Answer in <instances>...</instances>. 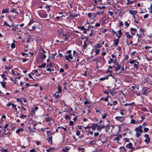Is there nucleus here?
Here are the masks:
<instances>
[{"label":"nucleus","mask_w":152,"mask_h":152,"mask_svg":"<svg viewBox=\"0 0 152 152\" xmlns=\"http://www.w3.org/2000/svg\"><path fill=\"white\" fill-rule=\"evenodd\" d=\"M11 47L12 48H14L15 47V45L14 43H12L11 45Z\"/></svg>","instance_id":"nucleus-40"},{"label":"nucleus","mask_w":152,"mask_h":152,"mask_svg":"<svg viewBox=\"0 0 152 152\" xmlns=\"http://www.w3.org/2000/svg\"><path fill=\"white\" fill-rule=\"evenodd\" d=\"M1 152H8L7 149H4L3 150L1 151Z\"/></svg>","instance_id":"nucleus-57"},{"label":"nucleus","mask_w":152,"mask_h":152,"mask_svg":"<svg viewBox=\"0 0 152 152\" xmlns=\"http://www.w3.org/2000/svg\"><path fill=\"white\" fill-rule=\"evenodd\" d=\"M95 26L97 27H99L100 26V24L99 23H97L96 24Z\"/></svg>","instance_id":"nucleus-55"},{"label":"nucleus","mask_w":152,"mask_h":152,"mask_svg":"<svg viewBox=\"0 0 152 152\" xmlns=\"http://www.w3.org/2000/svg\"><path fill=\"white\" fill-rule=\"evenodd\" d=\"M33 21L32 20H31L30 21L29 23H28V25H31V24L33 23Z\"/></svg>","instance_id":"nucleus-54"},{"label":"nucleus","mask_w":152,"mask_h":152,"mask_svg":"<svg viewBox=\"0 0 152 152\" xmlns=\"http://www.w3.org/2000/svg\"><path fill=\"white\" fill-rule=\"evenodd\" d=\"M141 135V134L140 132H139L136 131L135 136L137 137H139Z\"/></svg>","instance_id":"nucleus-20"},{"label":"nucleus","mask_w":152,"mask_h":152,"mask_svg":"<svg viewBox=\"0 0 152 152\" xmlns=\"http://www.w3.org/2000/svg\"><path fill=\"white\" fill-rule=\"evenodd\" d=\"M132 143L130 142L126 145V147L127 148L130 149L132 148Z\"/></svg>","instance_id":"nucleus-18"},{"label":"nucleus","mask_w":152,"mask_h":152,"mask_svg":"<svg viewBox=\"0 0 152 152\" xmlns=\"http://www.w3.org/2000/svg\"><path fill=\"white\" fill-rule=\"evenodd\" d=\"M115 119L117 121L122 122L124 120V118L123 117L116 116L115 117Z\"/></svg>","instance_id":"nucleus-10"},{"label":"nucleus","mask_w":152,"mask_h":152,"mask_svg":"<svg viewBox=\"0 0 152 152\" xmlns=\"http://www.w3.org/2000/svg\"><path fill=\"white\" fill-rule=\"evenodd\" d=\"M106 127L107 126L104 125V124H102L100 125H99L97 124H94L91 128L93 130H94L97 127V130L99 132H100L102 129Z\"/></svg>","instance_id":"nucleus-1"},{"label":"nucleus","mask_w":152,"mask_h":152,"mask_svg":"<svg viewBox=\"0 0 152 152\" xmlns=\"http://www.w3.org/2000/svg\"><path fill=\"white\" fill-rule=\"evenodd\" d=\"M120 149L121 151H124V150H125V148L124 147H121Z\"/></svg>","instance_id":"nucleus-59"},{"label":"nucleus","mask_w":152,"mask_h":152,"mask_svg":"<svg viewBox=\"0 0 152 152\" xmlns=\"http://www.w3.org/2000/svg\"><path fill=\"white\" fill-rule=\"evenodd\" d=\"M11 12L13 13L15 12L17 14H19V13L17 11H16V9L15 8H13V9H12L11 10Z\"/></svg>","instance_id":"nucleus-22"},{"label":"nucleus","mask_w":152,"mask_h":152,"mask_svg":"<svg viewBox=\"0 0 152 152\" xmlns=\"http://www.w3.org/2000/svg\"><path fill=\"white\" fill-rule=\"evenodd\" d=\"M62 35L64 36H67L69 37V35H68L67 34H62Z\"/></svg>","instance_id":"nucleus-58"},{"label":"nucleus","mask_w":152,"mask_h":152,"mask_svg":"<svg viewBox=\"0 0 152 152\" xmlns=\"http://www.w3.org/2000/svg\"><path fill=\"white\" fill-rule=\"evenodd\" d=\"M104 11H102L99 12H98L97 13L96 15H99L101 14H103L104 13Z\"/></svg>","instance_id":"nucleus-30"},{"label":"nucleus","mask_w":152,"mask_h":152,"mask_svg":"<svg viewBox=\"0 0 152 152\" xmlns=\"http://www.w3.org/2000/svg\"><path fill=\"white\" fill-rule=\"evenodd\" d=\"M96 15L94 13H88V16L89 18H91L92 16H94V17H95Z\"/></svg>","instance_id":"nucleus-12"},{"label":"nucleus","mask_w":152,"mask_h":152,"mask_svg":"<svg viewBox=\"0 0 152 152\" xmlns=\"http://www.w3.org/2000/svg\"><path fill=\"white\" fill-rule=\"evenodd\" d=\"M93 35L94 34H93V30H92L91 31V33L89 34V36L91 37H92L93 36Z\"/></svg>","instance_id":"nucleus-41"},{"label":"nucleus","mask_w":152,"mask_h":152,"mask_svg":"<svg viewBox=\"0 0 152 152\" xmlns=\"http://www.w3.org/2000/svg\"><path fill=\"white\" fill-rule=\"evenodd\" d=\"M60 18V17H57L55 18V19L56 21H57L59 20V19Z\"/></svg>","instance_id":"nucleus-49"},{"label":"nucleus","mask_w":152,"mask_h":152,"mask_svg":"<svg viewBox=\"0 0 152 152\" xmlns=\"http://www.w3.org/2000/svg\"><path fill=\"white\" fill-rule=\"evenodd\" d=\"M46 70L47 71H50V72H51V71L52 70V71H53L54 70L53 69H50V68H47L46 69Z\"/></svg>","instance_id":"nucleus-51"},{"label":"nucleus","mask_w":152,"mask_h":152,"mask_svg":"<svg viewBox=\"0 0 152 152\" xmlns=\"http://www.w3.org/2000/svg\"><path fill=\"white\" fill-rule=\"evenodd\" d=\"M64 67L66 69H67L68 68V66L67 64H65L64 65Z\"/></svg>","instance_id":"nucleus-63"},{"label":"nucleus","mask_w":152,"mask_h":152,"mask_svg":"<svg viewBox=\"0 0 152 152\" xmlns=\"http://www.w3.org/2000/svg\"><path fill=\"white\" fill-rule=\"evenodd\" d=\"M108 78V76H106L104 77H102L101 78H100L99 80H104L105 79H107Z\"/></svg>","instance_id":"nucleus-21"},{"label":"nucleus","mask_w":152,"mask_h":152,"mask_svg":"<svg viewBox=\"0 0 152 152\" xmlns=\"http://www.w3.org/2000/svg\"><path fill=\"white\" fill-rule=\"evenodd\" d=\"M76 134L77 136H79L80 134V131L78 130H77L76 132Z\"/></svg>","instance_id":"nucleus-47"},{"label":"nucleus","mask_w":152,"mask_h":152,"mask_svg":"<svg viewBox=\"0 0 152 152\" xmlns=\"http://www.w3.org/2000/svg\"><path fill=\"white\" fill-rule=\"evenodd\" d=\"M45 120L46 122H48L50 121V118L49 117H48L45 118Z\"/></svg>","instance_id":"nucleus-35"},{"label":"nucleus","mask_w":152,"mask_h":152,"mask_svg":"<svg viewBox=\"0 0 152 152\" xmlns=\"http://www.w3.org/2000/svg\"><path fill=\"white\" fill-rule=\"evenodd\" d=\"M87 45L86 44V43L84 41L83 42V45H82L83 47V48H86Z\"/></svg>","instance_id":"nucleus-29"},{"label":"nucleus","mask_w":152,"mask_h":152,"mask_svg":"<svg viewBox=\"0 0 152 152\" xmlns=\"http://www.w3.org/2000/svg\"><path fill=\"white\" fill-rule=\"evenodd\" d=\"M107 115V114L106 113H104V115H103L102 116V118H103V119L105 118H106Z\"/></svg>","instance_id":"nucleus-52"},{"label":"nucleus","mask_w":152,"mask_h":152,"mask_svg":"<svg viewBox=\"0 0 152 152\" xmlns=\"http://www.w3.org/2000/svg\"><path fill=\"white\" fill-rule=\"evenodd\" d=\"M12 107L15 109L16 108V105H15L14 104H12Z\"/></svg>","instance_id":"nucleus-61"},{"label":"nucleus","mask_w":152,"mask_h":152,"mask_svg":"<svg viewBox=\"0 0 152 152\" xmlns=\"http://www.w3.org/2000/svg\"><path fill=\"white\" fill-rule=\"evenodd\" d=\"M101 46L102 44H101V43L97 44L96 45H95L94 46L95 50H96V49L98 48H100L101 47Z\"/></svg>","instance_id":"nucleus-15"},{"label":"nucleus","mask_w":152,"mask_h":152,"mask_svg":"<svg viewBox=\"0 0 152 152\" xmlns=\"http://www.w3.org/2000/svg\"><path fill=\"white\" fill-rule=\"evenodd\" d=\"M110 31L113 34H115L116 35H117V33L116 32L114 31L113 29H111L110 30Z\"/></svg>","instance_id":"nucleus-33"},{"label":"nucleus","mask_w":152,"mask_h":152,"mask_svg":"<svg viewBox=\"0 0 152 152\" xmlns=\"http://www.w3.org/2000/svg\"><path fill=\"white\" fill-rule=\"evenodd\" d=\"M1 83L2 86H5V82H1Z\"/></svg>","instance_id":"nucleus-60"},{"label":"nucleus","mask_w":152,"mask_h":152,"mask_svg":"<svg viewBox=\"0 0 152 152\" xmlns=\"http://www.w3.org/2000/svg\"><path fill=\"white\" fill-rule=\"evenodd\" d=\"M30 152H35V150L34 149H32L30 150Z\"/></svg>","instance_id":"nucleus-64"},{"label":"nucleus","mask_w":152,"mask_h":152,"mask_svg":"<svg viewBox=\"0 0 152 152\" xmlns=\"http://www.w3.org/2000/svg\"><path fill=\"white\" fill-rule=\"evenodd\" d=\"M36 26L35 25L34 26L29 25L28 26V28L29 31H31L34 30L36 28Z\"/></svg>","instance_id":"nucleus-7"},{"label":"nucleus","mask_w":152,"mask_h":152,"mask_svg":"<svg viewBox=\"0 0 152 152\" xmlns=\"http://www.w3.org/2000/svg\"><path fill=\"white\" fill-rule=\"evenodd\" d=\"M84 103L85 104H90V102L88 101V100H86L84 102Z\"/></svg>","instance_id":"nucleus-36"},{"label":"nucleus","mask_w":152,"mask_h":152,"mask_svg":"<svg viewBox=\"0 0 152 152\" xmlns=\"http://www.w3.org/2000/svg\"><path fill=\"white\" fill-rule=\"evenodd\" d=\"M99 133L98 132H96V133H95L94 134V137H96L98 135H99Z\"/></svg>","instance_id":"nucleus-50"},{"label":"nucleus","mask_w":152,"mask_h":152,"mask_svg":"<svg viewBox=\"0 0 152 152\" xmlns=\"http://www.w3.org/2000/svg\"><path fill=\"white\" fill-rule=\"evenodd\" d=\"M144 136L145 137V138H146L147 139H148V141H149L150 142V137H149V135L148 134H145L144 135Z\"/></svg>","instance_id":"nucleus-25"},{"label":"nucleus","mask_w":152,"mask_h":152,"mask_svg":"<svg viewBox=\"0 0 152 152\" xmlns=\"http://www.w3.org/2000/svg\"><path fill=\"white\" fill-rule=\"evenodd\" d=\"M79 28L81 29L82 30H84L85 29V27L84 26H83L82 27H79Z\"/></svg>","instance_id":"nucleus-43"},{"label":"nucleus","mask_w":152,"mask_h":152,"mask_svg":"<svg viewBox=\"0 0 152 152\" xmlns=\"http://www.w3.org/2000/svg\"><path fill=\"white\" fill-rule=\"evenodd\" d=\"M149 15L148 14H146L144 16V18L145 19Z\"/></svg>","instance_id":"nucleus-62"},{"label":"nucleus","mask_w":152,"mask_h":152,"mask_svg":"<svg viewBox=\"0 0 152 152\" xmlns=\"http://www.w3.org/2000/svg\"><path fill=\"white\" fill-rule=\"evenodd\" d=\"M43 51V56L42 57V59H44L46 58V56L45 54L46 53V52L43 49H42Z\"/></svg>","instance_id":"nucleus-16"},{"label":"nucleus","mask_w":152,"mask_h":152,"mask_svg":"<svg viewBox=\"0 0 152 152\" xmlns=\"http://www.w3.org/2000/svg\"><path fill=\"white\" fill-rule=\"evenodd\" d=\"M140 30L142 33H144L145 31V30L144 29V28H140Z\"/></svg>","instance_id":"nucleus-44"},{"label":"nucleus","mask_w":152,"mask_h":152,"mask_svg":"<svg viewBox=\"0 0 152 152\" xmlns=\"http://www.w3.org/2000/svg\"><path fill=\"white\" fill-rule=\"evenodd\" d=\"M58 93V92H56L53 95V96L57 99H59L60 98V96L59 95Z\"/></svg>","instance_id":"nucleus-13"},{"label":"nucleus","mask_w":152,"mask_h":152,"mask_svg":"<svg viewBox=\"0 0 152 152\" xmlns=\"http://www.w3.org/2000/svg\"><path fill=\"white\" fill-rule=\"evenodd\" d=\"M69 150V147H65L64 148L62 149V151L64 152H67Z\"/></svg>","instance_id":"nucleus-19"},{"label":"nucleus","mask_w":152,"mask_h":152,"mask_svg":"<svg viewBox=\"0 0 152 152\" xmlns=\"http://www.w3.org/2000/svg\"><path fill=\"white\" fill-rule=\"evenodd\" d=\"M137 65L136 64H134V68H135L136 69H137L138 68V67L137 66Z\"/></svg>","instance_id":"nucleus-56"},{"label":"nucleus","mask_w":152,"mask_h":152,"mask_svg":"<svg viewBox=\"0 0 152 152\" xmlns=\"http://www.w3.org/2000/svg\"><path fill=\"white\" fill-rule=\"evenodd\" d=\"M5 75L4 74H2L1 75V76L2 78H4V80H5L7 78L5 77L4 76Z\"/></svg>","instance_id":"nucleus-45"},{"label":"nucleus","mask_w":152,"mask_h":152,"mask_svg":"<svg viewBox=\"0 0 152 152\" xmlns=\"http://www.w3.org/2000/svg\"><path fill=\"white\" fill-rule=\"evenodd\" d=\"M118 39H116L113 41V44L114 46L117 45L118 44Z\"/></svg>","instance_id":"nucleus-17"},{"label":"nucleus","mask_w":152,"mask_h":152,"mask_svg":"<svg viewBox=\"0 0 152 152\" xmlns=\"http://www.w3.org/2000/svg\"><path fill=\"white\" fill-rule=\"evenodd\" d=\"M69 125L71 126H72L74 124V122L72 121H70L69 123Z\"/></svg>","instance_id":"nucleus-48"},{"label":"nucleus","mask_w":152,"mask_h":152,"mask_svg":"<svg viewBox=\"0 0 152 152\" xmlns=\"http://www.w3.org/2000/svg\"><path fill=\"white\" fill-rule=\"evenodd\" d=\"M12 104L11 103V102H9L8 104L6 105V106L7 107H9L12 105Z\"/></svg>","instance_id":"nucleus-42"},{"label":"nucleus","mask_w":152,"mask_h":152,"mask_svg":"<svg viewBox=\"0 0 152 152\" xmlns=\"http://www.w3.org/2000/svg\"><path fill=\"white\" fill-rule=\"evenodd\" d=\"M118 104V102L117 101L115 100L113 102V105H115Z\"/></svg>","instance_id":"nucleus-38"},{"label":"nucleus","mask_w":152,"mask_h":152,"mask_svg":"<svg viewBox=\"0 0 152 152\" xmlns=\"http://www.w3.org/2000/svg\"><path fill=\"white\" fill-rule=\"evenodd\" d=\"M141 88L142 89L141 92L143 95L146 96L150 92L149 88H147L144 86H142Z\"/></svg>","instance_id":"nucleus-2"},{"label":"nucleus","mask_w":152,"mask_h":152,"mask_svg":"<svg viewBox=\"0 0 152 152\" xmlns=\"http://www.w3.org/2000/svg\"><path fill=\"white\" fill-rule=\"evenodd\" d=\"M65 56L67 60L69 61H71V60H69V58L70 59H72L73 58V57L72 56V54H69L67 55H65Z\"/></svg>","instance_id":"nucleus-8"},{"label":"nucleus","mask_w":152,"mask_h":152,"mask_svg":"<svg viewBox=\"0 0 152 152\" xmlns=\"http://www.w3.org/2000/svg\"><path fill=\"white\" fill-rule=\"evenodd\" d=\"M125 34L127 39H132V36L130 35L129 32H126Z\"/></svg>","instance_id":"nucleus-11"},{"label":"nucleus","mask_w":152,"mask_h":152,"mask_svg":"<svg viewBox=\"0 0 152 152\" xmlns=\"http://www.w3.org/2000/svg\"><path fill=\"white\" fill-rule=\"evenodd\" d=\"M9 8L6 9H3L2 10V13L4 14L6 13L9 12Z\"/></svg>","instance_id":"nucleus-14"},{"label":"nucleus","mask_w":152,"mask_h":152,"mask_svg":"<svg viewBox=\"0 0 152 152\" xmlns=\"http://www.w3.org/2000/svg\"><path fill=\"white\" fill-rule=\"evenodd\" d=\"M4 25H7L8 26L10 27H11V25H9V24H8L7 23L6 21H4Z\"/></svg>","instance_id":"nucleus-32"},{"label":"nucleus","mask_w":152,"mask_h":152,"mask_svg":"<svg viewBox=\"0 0 152 152\" xmlns=\"http://www.w3.org/2000/svg\"><path fill=\"white\" fill-rule=\"evenodd\" d=\"M58 93H61V89L60 86H58Z\"/></svg>","instance_id":"nucleus-31"},{"label":"nucleus","mask_w":152,"mask_h":152,"mask_svg":"<svg viewBox=\"0 0 152 152\" xmlns=\"http://www.w3.org/2000/svg\"><path fill=\"white\" fill-rule=\"evenodd\" d=\"M118 21L120 23L119 26H123V24L122 22L120 20H119Z\"/></svg>","instance_id":"nucleus-39"},{"label":"nucleus","mask_w":152,"mask_h":152,"mask_svg":"<svg viewBox=\"0 0 152 152\" xmlns=\"http://www.w3.org/2000/svg\"><path fill=\"white\" fill-rule=\"evenodd\" d=\"M124 24L125 26H127V27H128L129 25V24L127 23V21L125 22Z\"/></svg>","instance_id":"nucleus-46"},{"label":"nucleus","mask_w":152,"mask_h":152,"mask_svg":"<svg viewBox=\"0 0 152 152\" xmlns=\"http://www.w3.org/2000/svg\"><path fill=\"white\" fill-rule=\"evenodd\" d=\"M109 91H110V93H111V92H116V89L115 88H112V89H110L108 88L107 90L104 91V93L105 94H108Z\"/></svg>","instance_id":"nucleus-4"},{"label":"nucleus","mask_w":152,"mask_h":152,"mask_svg":"<svg viewBox=\"0 0 152 152\" xmlns=\"http://www.w3.org/2000/svg\"><path fill=\"white\" fill-rule=\"evenodd\" d=\"M115 64L113 66V67L115 69V71L117 72L121 68V67L117 62H116Z\"/></svg>","instance_id":"nucleus-5"},{"label":"nucleus","mask_w":152,"mask_h":152,"mask_svg":"<svg viewBox=\"0 0 152 152\" xmlns=\"http://www.w3.org/2000/svg\"><path fill=\"white\" fill-rule=\"evenodd\" d=\"M142 126L140 125L136 128L135 130L136 131L139 132H140V133H142L143 132V131L142 130Z\"/></svg>","instance_id":"nucleus-6"},{"label":"nucleus","mask_w":152,"mask_h":152,"mask_svg":"<svg viewBox=\"0 0 152 152\" xmlns=\"http://www.w3.org/2000/svg\"><path fill=\"white\" fill-rule=\"evenodd\" d=\"M117 58H115L113 59L112 58H110V61H108V64H110L111 63H113L114 64L116 62Z\"/></svg>","instance_id":"nucleus-9"},{"label":"nucleus","mask_w":152,"mask_h":152,"mask_svg":"<svg viewBox=\"0 0 152 152\" xmlns=\"http://www.w3.org/2000/svg\"><path fill=\"white\" fill-rule=\"evenodd\" d=\"M45 66H46L45 63H44L43 64H42V65L38 66V68H44Z\"/></svg>","instance_id":"nucleus-24"},{"label":"nucleus","mask_w":152,"mask_h":152,"mask_svg":"<svg viewBox=\"0 0 152 152\" xmlns=\"http://www.w3.org/2000/svg\"><path fill=\"white\" fill-rule=\"evenodd\" d=\"M118 32L119 33V35L118 37V38H119L121 36L122 34H121V30H119L118 31Z\"/></svg>","instance_id":"nucleus-27"},{"label":"nucleus","mask_w":152,"mask_h":152,"mask_svg":"<svg viewBox=\"0 0 152 152\" xmlns=\"http://www.w3.org/2000/svg\"><path fill=\"white\" fill-rule=\"evenodd\" d=\"M60 128L64 129V130L65 131H66L67 130L66 128H64L63 126H59V127H58V129H60Z\"/></svg>","instance_id":"nucleus-34"},{"label":"nucleus","mask_w":152,"mask_h":152,"mask_svg":"<svg viewBox=\"0 0 152 152\" xmlns=\"http://www.w3.org/2000/svg\"><path fill=\"white\" fill-rule=\"evenodd\" d=\"M26 117H27V116L26 115L22 114V115L20 116V118H22L23 119H25V118H26Z\"/></svg>","instance_id":"nucleus-28"},{"label":"nucleus","mask_w":152,"mask_h":152,"mask_svg":"<svg viewBox=\"0 0 152 152\" xmlns=\"http://www.w3.org/2000/svg\"><path fill=\"white\" fill-rule=\"evenodd\" d=\"M149 130V129L148 128H145L144 129V132H147Z\"/></svg>","instance_id":"nucleus-37"},{"label":"nucleus","mask_w":152,"mask_h":152,"mask_svg":"<svg viewBox=\"0 0 152 152\" xmlns=\"http://www.w3.org/2000/svg\"><path fill=\"white\" fill-rule=\"evenodd\" d=\"M96 55L98 53H99V51L100 50V49H99L98 50H97V49H96Z\"/></svg>","instance_id":"nucleus-53"},{"label":"nucleus","mask_w":152,"mask_h":152,"mask_svg":"<svg viewBox=\"0 0 152 152\" xmlns=\"http://www.w3.org/2000/svg\"><path fill=\"white\" fill-rule=\"evenodd\" d=\"M108 12L109 14L113 18H114V16L113 15V12L110 11H109Z\"/></svg>","instance_id":"nucleus-23"},{"label":"nucleus","mask_w":152,"mask_h":152,"mask_svg":"<svg viewBox=\"0 0 152 152\" xmlns=\"http://www.w3.org/2000/svg\"><path fill=\"white\" fill-rule=\"evenodd\" d=\"M34 73L35 74H36V75H37V76H39V75H40L41 74V73L40 72L39 73L38 72V71H37V70H34Z\"/></svg>","instance_id":"nucleus-26"},{"label":"nucleus","mask_w":152,"mask_h":152,"mask_svg":"<svg viewBox=\"0 0 152 152\" xmlns=\"http://www.w3.org/2000/svg\"><path fill=\"white\" fill-rule=\"evenodd\" d=\"M46 132L47 133V134H48V135L47 136V137H48V142L50 144L52 145L53 143V141L52 137L51 135L52 134V133L51 132L50 130L48 132L46 131Z\"/></svg>","instance_id":"nucleus-3"}]
</instances>
